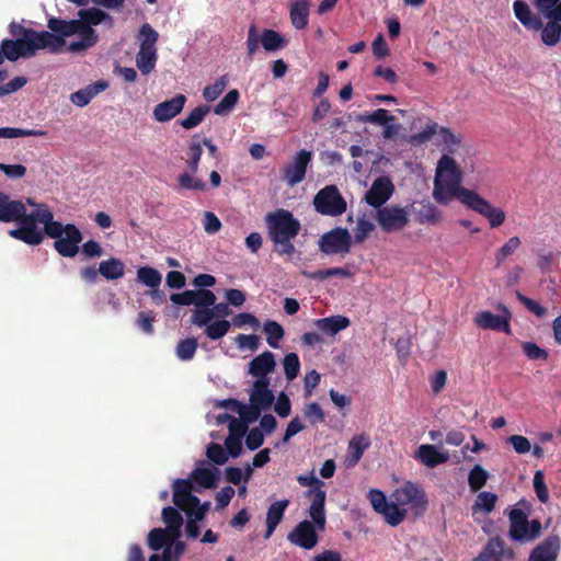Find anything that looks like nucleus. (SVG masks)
Segmentation results:
<instances>
[{
    "label": "nucleus",
    "mask_w": 561,
    "mask_h": 561,
    "mask_svg": "<svg viewBox=\"0 0 561 561\" xmlns=\"http://www.w3.org/2000/svg\"><path fill=\"white\" fill-rule=\"evenodd\" d=\"M47 26L51 31L50 33L59 38V43L45 46L44 49H48L50 53H58L66 45L65 38L70 36V21L50 18Z\"/></svg>",
    "instance_id": "obj_36"
},
{
    "label": "nucleus",
    "mask_w": 561,
    "mask_h": 561,
    "mask_svg": "<svg viewBox=\"0 0 561 561\" xmlns=\"http://www.w3.org/2000/svg\"><path fill=\"white\" fill-rule=\"evenodd\" d=\"M520 239L518 237H511L495 253V261L497 265L506 260L510 255L520 247Z\"/></svg>",
    "instance_id": "obj_55"
},
{
    "label": "nucleus",
    "mask_w": 561,
    "mask_h": 561,
    "mask_svg": "<svg viewBox=\"0 0 561 561\" xmlns=\"http://www.w3.org/2000/svg\"><path fill=\"white\" fill-rule=\"evenodd\" d=\"M216 296L209 289L194 290V306L195 309L213 308L216 302Z\"/></svg>",
    "instance_id": "obj_56"
},
{
    "label": "nucleus",
    "mask_w": 561,
    "mask_h": 561,
    "mask_svg": "<svg viewBox=\"0 0 561 561\" xmlns=\"http://www.w3.org/2000/svg\"><path fill=\"white\" fill-rule=\"evenodd\" d=\"M216 313L222 317L229 316L230 312L228 310V305L221 302L214 305L213 308L194 309L191 317L192 323L199 328H204V333L210 340H219L224 337L231 327V322L226 319L215 320Z\"/></svg>",
    "instance_id": "obj_8"
},
{
    "label": "nucleus",
    "mask_w": 561,
    "mask_h": 561,
    "mask_svg": "<svg viewBox=\"0 0 561 561\" xmlns=\"http://www.w3.org/2000/svg\"><path fill=\"white\" fill-rule=\"evenodd\" d=\"M288 505H289V500L284 499V500H277L268 506L267 513H266V520H265V524H266V531L264 535L265 539H268L273 535L276 527L282 522L285 511L287 510Z\"/></svg>",
    "instance_id": "obj_35"
},
{
    "label": "nucleus",
    "mask_w": 561,
    "mask_h": 561,
    "mask_svg": "<svg viewBox=\"0 0 561 561\" xmlns=\"http://www.w3.org/2000/svg\"><path fill=\"white\" fill-rule=\"evenodd\" d=\"M240 93L237 89L230 90L213 108L218 116H226L232 112L238 104Z\"/></svg>",
    "instance_id": "obj_42"
},
{
    "label": "nucleus",
    "mask_w": 561,
    "mask_h": 561,
    "mask_svg": "<svg viewBox=\"0 0 561 561\" xmlns=\"http://www.w3.org/2000/svg\"><path fill=\"white\" fill-rule=\"evenodd\" d=\"M206 455L211 462L219 466L228 461L227 449L216 443H211L207 446Z\"/></svg>",
    "instance_id": "obj_59"
},
{
    "label": "nucleus",
    "mask_w": 561,
    "mask_h": 561,
    "mask_svg": "<svg viewBox=\"0 0 561 561\" xmlns=\"http://www.w3.org/2000/svg\"><path fill=\"white\" fill-rule=\"evenodd\" d=\"M179 508L168 506L162 510V519L165 529L156 528L149 533L148 545L152 550H159L165 547L170 541H175L181 536L183 517Z\"/></svg>",
    "instance_id": "obj_10"
},
{
    "label": "nucleus",
    "mask_w": 561,
    "mask_h": 561,
    "mask_svg": "<svg viewBox=\"0 0 561 561\" xmlns=\"http://www.w3.org/2000/svg\"><path fill=\"white\" fill-rule=\"evenodd\" d=\"M501 314H494L488 310L479 311L473 318V323L482 330H494L508 334L511 333L510 320L512 314L505 307H501Z\"/></svg>",
    "instance_id": "obj_17"
},
{
    "label": "nucleus",
    "mask_w": 561,
    "mask_h": 561,
    "mask_svg": "<svg viewBox=\"0 0 561 561\" xmlns=\"http://www.w3.org/2000/svg\"><path fill=\"white\" fill-rule=\"evenodd\" d=\"M137 282L151 289L159 288L162 282L161 273L150 266H141L137 270Z\"/></svg>",
    "instance_id": "obj_41"
},
{
    "label": "nucleus",
    "mask_w": 561,
    "mask_h": 561,
    "mask_svg": "<svg viewBox=\"0 0 561 561\" xmlns=\"http://www.w3.org/2000/svg\"><path fill=\"white\" fill-rule=\"evenodd\" d=\"M515 18L529 31L538 32L542 27V21L537 16L525 1L516 0L513 3Z\"/></svg>",
    "instance_id": "obj_34"
},
{
    "label": "nucleus",
    "mask_w": 561,
    "mask_h": 561,
    "mask_svg": "<svg viewBox=\"0 0 561 561\" xmlns=\"http://www.w3.org/2000/svg\"><path fill=\"white\" fill-rule=\"evenodd\" d=\"M25 211L26 207L21 201H12L9 195L0 192V221H15L19 226H22Z\"/></svg>",
    "instance_id": "obj_27"
},
{
    "label": "nucleus",
    "mask_w": 561,
    "mask_h": 561,
    "mask_svg": "<svg viewBox=\"0 0 561 561\" xmlns=\"http://www.w3.org/2000/svg\"><path fill=\"white\" fill-rule=\"evenodd\" d=\"M489 473L480 465H476L469 472L468 482L472 491L480 490L488 480Z\"/></svg>",
    "instance_id": "obj_52"
},
{
    "label": "nucleus",
    "mask_w": 561,
    "mask_h": 561,
    "mask_svg": "<svg viewBox=\"0 0 561 561\" xmlns=\"http://www.w3.org/2000/svg\"><path fill=\"white\" fill-rule=\"evenodd\" d=\"M422 224L438 225L443 221V213L432 204H426L419 213Z\"/></svg>",
    "instance_id": "obj_51"
},
{
    "label": "nucleus",
    "mask_w": 561,
    "mask_h": 561,
    "mask_svg": "<svg viewBox=\"0 0 561 561\" xmlns=\"http://www.w3.org/2000/svg\"><path fill=\"white\" fill-rule=\"evenodd\" d=\"M108 21L111 18L98 8L81 9L77 13V19L72 20V54L82 53L93 47L99 36L94 26Z\"/></svg>",
    "instance_id": "obj_4"
},
{
    "label": "nucleus",
    "mask_w": 561,
    "mask_h": 561,
    "mask_svg": "<svg viewBox=\"0 0 561 561\" xmlns=\"http://www.w3.org/2000/svg\"><path fill=\"white\" fill-rule=\"evenodd\" d=\"M559 0H535L536 8L549 20L547 25L541 27V39L546 45H556L561 36V18L553 15L557 12L553 7Z\"/></svg>",
    "instance_id": "obj_14"
},
{
    "label": "nucleus",
    "mask_w": 561,
    "mask_h": 561,
    "mask_svg": "<svg viewBox=\"0 0 561 561\" xmlns=\"http://www.w3.org/2000/svg\"><path fill=\"white\" fill-rule=\"evenodd\" d=\"M263 331L266 334L267 344L273 348H278L279 341L285 334L283 327L276 321L268 320L264 323Z\"/></svg>",
    "instance_id": "obj_45"
},
{
    "label": "nucleus",
    "mask_w": 561,
    "mask_h": 561,
    "mask_svg": "<svg viewBox=\"0 0 561 561\" xmlns=\"http://www.w3.org/2000/svg\"><path fill=\"white\" fill-rule=\"evenodd\" d=\"M260 43L267 51H275L285 46V39L273 30H264L260 35L255 24H251L247 37V50L250 57L254 56L260 47Z\"/></svg>",
    "instance_id": "obj_12"
},
{
    "label": "nucleus",
    "mask_w": 561,
    "mask_h": 561,
    "mask_svg": "<svg viewBox=\"0 0 561 561\" xmlns=\"http://www.w3.org/2000/svg\"><path fill=\"white\" fill-rule=\"evenodd\" d=\"M311 157L312 153L307 150H300L295 154L293 161L284 170V180L289 186H294L305 179Z\"/></svg>",
    "instance_id": "obj_24"
},
{
    "label": "nucleus",
    "mask_w": 561,
    "mask_h": 561,
    "mask_svg": "<svg viewBox=\"0 0 561 561\" xmlns=\"http://www.w3.org/2000/svg\"><path fill=\"white\" fill-rule=\"evenodd\" d=\"M476 164L473 157H465L459 164L449 154H443L437 161L433 185V198L442 205H447L458 199L462 205L474 193L462 186L463 178L468 172H474Z\"/></svg>",
    "instance_id": "obj_2"
},
{
    "label": "nucleus",
    "mask_w": 561,
    "mask_h": 561,
    "mask_svg": "<svg viewBox=\"0 0 561 561\" xmlns=\"http://www.w3.org/2000/svg\"><path fill=\"white\" fill-rule=\"evenodd\" d=\"M461 134L455 133L448 128L439 127L436 137V145L443 147L447 154H457L460 151L467 152V146L463 144Z\"/></svg>",
    "instance_id": "obj_31"
},
{
    "label": "nucleus",
    "mask_w": 561,
    "mask_h": 561,
    "mask_svg": "<svg viewBox=\"0 0 561 561\" xmlns=\"http://www.w3.org/2000/svg\"><path fill=\"white\" fill-rule=\"evenodd\" d=\"M304 414L312 425H317L324 421V412L316 402L307 404L304 409Z\"/></svg>",
    "instance_id": "obj_64"
},
{
    "label": "nucleus",
    "mask_w": 561,
    "mask_h": 561,
    "mask_svg": "<svg viewBox=\"0 0 561 561\" xmlns=\"http://www.w3.org/2000/svg\"><path fill=\"white\" fill-rule=\"evenodd\" d=\"M46 133L44 130L37 129H24L16 127H2L0 128V138H18V137H26V136H44Z\"/></svg>",
    "instance_id": "obj_57"
},
{
    "label": "nucleus",
    "mask_w": 561,
    "mask_h": 561,
    "mask_svg": "<svg viewBox=\"0 0 561 561\" xmlns=\"http://www.w3.org/2000/svg\"><path fill=\"white\" fill-rule=\"evenodd\" d=\"M265 222L270 238L278 247V252L291 255L295 247L290 240L298 234L300 228L298 220L289 211L277 209L266 215Z\"/></svg>",
    "instance_id": "obj_6"
},
{
    "label": "nucleus",
    "mask_w": 561,
    "mask_h": 561,
    "mask_svg": "<svg viewBox=\"0 0 561 561\" xmlns=\"http://www.w3.org/2000/svg\"><path fill=\"white\" fill-rule=\"evenodd\" d=\"M392 512L399 514L398 525L401 524L409 514L414 517L421 516L427 507L428 501L424 490L416 483L405 481L391 493Z\"/></svg>",
    "instance_id": "obj_7"
},
{
    "label": "nucleus",
    "mask_w": 561,
    "mask_h": 561,
    "mask_svg": "<svg viewBox=\"0 0 561 561\" xmlns=\"http://www.w3.org/2000/svg\"><path fill=\"white\" fill-rule=\"evenodd\" d=\"M10 33L12 36L16 37V39H25L26 37L31 38L32 43L30 45L37 46L39 48H45V46L59 43V38L48 31L37 32L14 22L10 24Z\"/></svg>",
    "instance_id": "obj_22"
},
{
    "label": "nucleus",
    "mask_w": 561,
    "mask_h": 561,
    "mask_svg": "<svg viewBox=\"0 0 561 561\" xmlns=\"http://www.w3.org/2000/svg\"><path fill=\"white\" fill-rule=\"evenodd\" d=\"M107 87L106 81H98L94 84L88 85L72 94V103L78 106H84Z\"/></svg>",
    "instance_id": "obj_37"
},
{
    "label": "nucleus",
    "mask_w": 561,
    "mask_h": 561,
    "mask_svg": "<svg viewBox=\"0 0 561 561\" xmlns=\"http://www.w3.org/2000/svg\"><path fill=\"white\" fill-rule=\"evenodd\" d=\"M560 550V538L549 536L530 552L528 561H557Z\"/></svg>",
    "instance_id": "obj_32"
},
{
    "label": "nucleus",
    "mask_w": 561,
    "mask_h": 561,
    "mask_svg": "<svg viewBox=\"0 0 561 561\" xmlns=\"http://www.w3.org/2000/svg\"><path fill=\"white\" fill-rule=\"evenodd\" d=\"M313 500L309 507L310 520H302L288 534L287 539L295 546L310 550L318 543V533L325 527V491L317 488L311 491Z\"/></svg>",
    "instance_id": "obj_3"
},
{
    "label": "nucleus",
    "mask_w": 561,
    "mask_h": 561,
    "mask_svg": "<svg viewBox=\"0 0 561 561\" xmlns=\"http://www.w3.org/2000/svg\"><path fill=\"white\" fill-rule=\"evenodd\" d=\"M53 213L46 205H39L31 214L25 211L22 226L9 230V236L30 245H37L44 239V233L37 224L46 225L53 219Z\"/></svg>",
    "instance_id": "obj_9"
},
{
    "label": "nucleus",
    "mask_w": 561,
    "mask_h": 561,
    "mask_svg": "<svg viewBox=\"0 0 561 561\" xmlns=\"http://www.w3.org/2000/svg\"><path fill=\"white\" fill-rule=\"evenodd\" d=\"M196 348L197 341L195 339H186L178 344L175 353L181 360H190L194 357Z\"/></svg>",
    "instance_id": "obj_58"
},
{
    "label": "nucleus",
    "mask_w": 561,
    "mask_h": 561,
    "mask_svg": "<svg viewBox=\"0 0 561 561\" xmlns=\"http://www.w3.org/2000/svg\"><path fill=\"white\" fill-rule=\"evenodd\" d=\"M350 319L345 316L336 314L313 321V325L321 335L334 337L341 331L350 327Z\"/></svg>",
    "instance_id": "obj_33"
},
{
    "label": "nucleus",
    "mask_w": 561,
    "mask_h": 561,
    "mask_svg": "<svg viewBox=\"0 0 561 561\" xmlns=\"http://www.w3.org/2000/svg\"><path fill=\"white\" fill-rule=\"evenodd\" d=\"M313 205L322 215L340 216L346 210V201L334 185H329L318 192Z\"/></svg>",
    "instance_id": "obj_15"
},
{
    "label": "nucleus",
    "mask_w": 561,
    "mask_h": 561,
    "mask_svg": "<svg viewBox=\"0 0 561 561\" xmlns=\"http://www.w3.org/2000/svg\"><path fill=\"white\" fill-rule=\"evenodd\" d=\"M394 192V185L388 176H379L365 194V201L373 207H380L387 203Z\"/></svg>",
    "instance_id": "obj_19"
},
{
    "label": "nucleus",
    "mask_w": 561,
    "mask_h": 561,
    "mask_svg": "<svg viewBox=\"0 0 561 561\" xmlns=\"http://www.w3.org/2000/svg\"><path fill=\"white\" fill-rule=\"evenodd\" d=\"M375 229V225L365 216L357 219L356 226L353 229V237L355 242H363L369 233Z\"/></svg>",
    "instance_id": "obj_53"
},
{
    "label": "nucleus",
    "mask_w": 561,
    "mask_h": 561,
    "mask_svg": "<svg viewBox=\"0 0 561 561\" xmlns=\"http://www.w3.org/2000/svg\"><path fill=\"white\" fill-rule=\"evenodd\" d=\"M276 367L275 356L273 353L266 351L253 358L249 364V374L255 380L264 379L270 380L268 375L274 371Z\"/></svg>",
    "instance_id": "obj_30"
},
{
    "label": "nucleus",
    "mask_w": 561,
    "mask_h": 561,
    "mask_svg": "<svg viewBox=\"0 0 561 561\" xmlns=\"http://www.w3.org/2000/svg\"><path fill=\"white\" fill-rule=\"evenodd\" d=\"M438 128L439 126L437 124H427L421 133L411 136L410 141L414 145H422L433 137L436 138Z\"/></svg>",
    "instance_id": "obj_61"
},
{
    "label": "nucleus",
    "mask_w": 561,
    "mask_h": 561,
    "mask_svg": "<svg viewBox=\"0 0 561 561\" xmlns=\"http://www.w3.org/2000/svg\"><path fill=\"white\" fill-rule=\"evenodd\" d=\"M184 94H176L170 100L158 103L152 110V118L158 123H167L176 117L186 104Z\"/></svg>",
    "instance_id": "obj_23"
},
{
    "label": "nucleus",
    "mask_w": 561,
    "mask_h": 561,
    "mask_svg": "<svg viewBox=\"0 0 561 561\" xmlns=\"http://www.w3.org/2000/svg\"><path fill=\"white\" fill-rule=\"evenodd\" d=\"M466 207L484 217L490 228H499L506 221V213L503 208L493 205L478 192L469 196Z\"/></svg>",
    "instance_id": "obj_13"
},
{
    "label": "nucleus",
    "mask_w": 561,
    "mask_h": 561,
    "mask_svg": "<svg viewBox=\"0 0 561 561\" xmlns=\"http://www.w3.org/2000/svg\"><path fill=\"white\" fill-rule=\"evenodd\" d=\"M510 537L519 542H531L540 537L542 525L538 519H529L520 508H513L508 515Z\"/></svg>",
    "instance_id": "obj_11"
},
{
    "label": "nucleus",
    "mask_w": 561,
    "mask_h": 561,
    "mask_svg": "<svg viewBox=\"0 0 561 561\" xmlns=\"http://www.w3.org/2000/svg\"><path fill=\"white\" fill-rule=\"evenodd\" d=\"M158 38V32L149 23L142 24L137 35L139 50H157Z\"/></svg>",
    "instance_id": "obj_39"
},
{
    "label": "nucleus",
    "mask_w": 561,
    "mask_h": 561,
    "mask_svg": "<svg viewBox=\"0 0 561 561\" xmlns=\"http://www.w3.org/2000/svg\"><path fill=\"white\" fill-rule=\"evenodd\" d=\"M157 59V50H138L136 66L144 76H147L154 69Z\"/></svg>",
    "instance_id": "obj_43"
},
{
    "label": "nucleus",
    "mask_w": 561,
    "mask_h": 561,
    "mask_svg": "<svg viewBox=\"0 0 561 561\" xmlns=\"http://www.w3.org/2000/svg\"><path fill=\"white\" fill-rule=\"evenodd\" d=\"M31 43L32 39L28 37L25 39H3L0 47L3 54V58H7L10 61H15L20 57L28 58L34 56L41 48L30 45Z\"/></svg>",
    "instance_id": "obj_20"
},
{
    "label": "nucleus",
    "mask_w": 561,
    "mask_h": 561,
    "mask_svg": "<svg viewBox=\"0 0 561 561\" xmlns=\"http://www.w3.org/2000/svg\"><path fill=\"white\" fill-rule=\"evenodd\" d=\"M497 501V496L494 493L491 492H480L477 496V500L472 506L473 514L483 513L489 514L491 513L494 507L495 503Z\"/></svg>",
    "instance_id": "obj_46"
},
{
    "label": "nucleus",
    "mask_w": 561,
    "mask_h": 561,
    "mask_svg": "<svg viewBox=\"0 0 561 561\" xmlns=\"http://www.w3.org/2000/svg\"><path fill=\"white\" fill-rule=\"evenodd\" d=\"M227 84L228 79L225 76L218 78L214 83L208 84L203 89V98L207 102H213L217 100L225 91Z\"/></svg>",
    "instance_id": "obj_50"
},
{
    "label": "nucleus",
    "mask_w": 561,
    "mask_h": 561,
    "mask_svg": "<svg viewBox=\"0 0 561 561\" xmlns=\"http://www.w3.org/2000/svg\"><path fill=\"white\" fill-rule=\"evenodd\" d=\"M208 112V106L199 105L192 110L185 118L181 119L180 124L184 129H193L203 122Z\"/></svg>",
    "instance_id": "obj_47"
},
{
    "label": "nucleus",
    "mask_w": 561,
    "mask_h": 561,
    "mask_svg": "<svg viewBox=\"0 0 561 561\" xmlns=\"http://www.w3.org/2000/svg\"><path fill=\"white\" fill-rule=\"evenodd\" d=\"M367 497L374 511L380 514L386 523L392 527L398 526V519H400L397 512H392V499H387L383 492L378 489H371L368 491Z\"/></svg>",
    "instance_id": "obj_21"
},
{
    "label": "nucleus",
    "mask_w": 561,
    "mask_h": 561,
    "mask_svg": "<svg viewBox=\"0 0 561 561\" xmlns=\"http://www.w3.org/2000/svg\"><path fill=\"white\" fill-rule=\"evenodd\" d=\"M308 16L309 3L307 0H298L291 5L290 20L296 28H305L308 24Z\"/></svg>",
    "instance_id": "obj_40"
},
{
    "label": "nucleus",
    "mask_w": 561,
    "mask_h": 561,
    "mask_svg": "<svg viewBox=\"0 0 561 561\" xmlns=\"http://www.w3.org/2000/svg\"><path fill=\"white\" fill-rule=\"evenodd\" d=\"M218 468L201 461L186 479H175L172 483L173 503L186 516L185 530L188 537L199 535L198 522L203 520L210 508V502H201L193 492L214 489L219 481Z\"/></svg>",
    "instance_id": "obj_1"
},
{
    "label": "nucleus",
    "mask_w": 561,
    "mask_h": 561,
    "mask_svg": "<svg viewBox=\"0 0 561 561\" xmlns=\"http://www.w3.org/2000/svg\"><path fill=\"white\" fill-rule=\"evenodd\" d=\"M534 489L537 497L541 503H547L549 500V493L545 483L543 472L538 470L534 474Z\"/></svg>",
    "instance_id": "obj_62"
},
{
    "label": "nucleus",
    "mask_w": 561,
    "mask_h": 561,
    "mask_svg": "<svg viewBox=\"0 0 561 561\" xmlns=\"http://www.w3.org/2000/svg\"><path fill=\"white\" fill-rule=\"evenodd\" d=\"M203 154V147L201 142L192 141L186 151V164L188 170L197 173L199 169V161Z\"/></svg>",
    "instance_id": "obj_48"
},
{
    "label": "nucleus",
    "mask_w": 561,
    "mask_h": 561,
    "mask_svg": "<svg viewBox=\"0 0 561 561\" xmlns=\"http://www.w3.org/2000/svg\"><path fill=\"white\" fill-rule=\"evenodd\" d=\"M99 272L106 279L114 280L124 276L125 265L119 259L111 257L100 263Z\"/></svg>",
    "instance_id": "obj_38"
},
{
    "label": "nucleus",
    "mask_w": 561,
    "mask_h": 561,
    "mask_svg": "<svg viewBox=\"0 0 561 561\" xmlns=\"http://www.w3.org/2000/svg\"><path fill=\"white\" fill-rule=\"evenodd\" d=\"M178 184L181 190L197 192H205L207 190V184L202 179L197 178L196 173L190 170L179 175Z\"/></svg>",
    "instance_id": "obj_44"
},
{
    "label": "nucleus",
    "mask_w": 561,
    "mask_h": 561,
    "mask_svg": "<svg viewBox=\"0 0 561 561\" xmlns=\"http://www.w3.org/2000/svg\"><path fill=\"white\" fill-rule=\"evenodd\" d=\"M284 373L287 380H294L300 371V362L296 353L287 354L283 359Z\"/></svg>",
    "instance_id": "obj_54"
},
{
    "label": "nucleus",
    "mask_w": 561,
    "mask_h": 561,
    "mask_svg": "<svg viewBox=\"0 0 561 561\" xmlns=\"http://www.w3.org/2000/svg\"><path fill=\"white\" fill-rule=\"evenodd\" d=\"M414 458L427 468L446 463L450 456L449 453L436 445L422 444L414 453Z\"/></svg>",
    "instance_id": "obj_25"
},
{
    "label": "nucleus",
    "mask_w": 561,
    "mask_h": 561,
    "mask_svg": "<svg viewBox=\"0 0 561 561\" xmlns=\"http://www.w3.org/2000/svg\"><path fill=\"white\" fill-rule=\"evenodd\" d=\"M376 220L382 230L398 231L409 222V214L399 206H387L378 209Z\"/></svg>",
    "instance_id": "obj_16"
},
{
    "label": "nucleus",
    "mask_w": 561,
    "mask_h": 561,
    "mask_svg": "<svg viewBox=\"0 0 561 561\" xmlns=\"http://www.w3.org/2000/svg\"><path fill=\"white\" fill-rule=\"evenodd\" d=\"M388 121H394V117L385 108H378L371 113L362 114L358 117L360 123H370L379 126H383Z\"/></svg>",
    "instance_id": "obj_49"
},
{
    "label": "nucleus",
    "mask_w": 561,
    "mask_h": 561,
    "mask_svg": "<svg viewBox=\"0 0 561 561\" xmlns=\"http://www.w3.org/2000/svg\"><path fill=\"white\" fill-rule=\"evenodd\" d=\"M270 380H255L250 390V405L240 404L236 400H225L217 403L219 408L237 413L241 419L253 422L261 411L267 410L274 402V393L270 390Z\"/></svg>",
    "instance_id": "obj_5"
},
{
    "label": "nucleus",
    "mask_w": 561,
    "mask_h": 561,
    "mask_svg": "<svg viewBox=\"0 0 561 561\" xmlns=\"http://www.w3.org/2000/svg\"><path fill=\"white\" fill-rule=\"evenodd\" d=\"M513 558V550L505 548L503 540L492 538L473 561H508Z\"/></svg>",
    "instance_id": "obj_28"
},
{
    "label": "nucleus",
    "mask_w": 561,
    "mask_h": 561,
    "mask_svg": "<svg viewBox=\"0 0 561 561\" xmlns=\"http://www.w3.org/2000/svg\"><path fill=\"white\" fill-rule=\"evenodd\" d=\"M309 278L317 279V280H324L331 276H342V277H350L351 273L341 267H334L329 270H319L312 273H305Z\"/></svg>",
    "instance_id": "obj_60"
},
{
    "label": "nucleus",
    "mask_w": 561,
    "mask_h": 561,
    "mask_svg": "<svg viewBox=\"0 0 561 561\" xmlns=\"http://www.w3.org/2000/svg\"><path fill=\"white\" fill-rule=\"evenodd\" d=\"M370 437L366 433L354 435L347 445L344 465L347 468L355 467L362 459L364 453L370 447Z\"/></svg>",
    "instance_id": "obj_29"
},
{
    "label": "nucleus",
    "mask_w": 561,
    "mask_h": 561,
    "mask_svg": "<svg viewBox=\"0 0 561 561\" xmlns=\"http://www.w3.org/2000/svg\"><path fill=\"white\" fill-rule=\"evenodd\" d=\"M351 234L346 229H334L320 240V249L327 254L347 253L351 248Z\"/></svg>",
    "instance_id": "obj_18"
},
{
    "label": "nucleus",
    "mask_w": 561,
    "mask_h": 561,
    "mask_svg": "<svg viewBox=\"0 0 561 561\" xmlns=\"http://www.w3.org/2000/svg\"><path fill=\"white\" fill-rule=\"evenodd\" d=\"M250 422L240 417V420H231L229 424V435L225 440V447L232 458L240 456L242 451V439L248 431Z\"/></svg>",
    "instance_id": "obj_26"
},
{
    "label": "nucleus",
    "mask_w": 561,
    "mask_h": 561,
    "mask_svg": "<svg viewBox=\"0 0 561 561\" xmlns=\"http://www.w3.org/2000/svg\"><path fill=\"white\" fill-rule=\"evenodd\" d=\"M184 548V543L179 541L178 539L175 541H170L163 550V560L179 561V558L183 553Z\"/></svg>",
    "instance_id": "obj_63"
}]
</instances>
